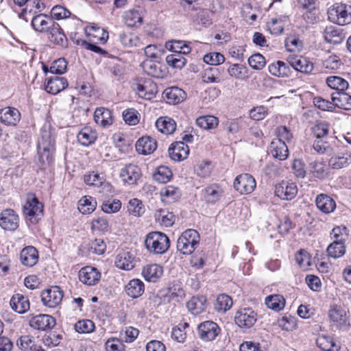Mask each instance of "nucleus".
I'll return each instance as SVG.
<instances>
[{
    "label": "nucleus",
    "instance_id": "obj_1",
    "mask_svg": "<svg viewBox=\"0 0 351 351\" xmlns=\"http://www.w3.org/2000/svg\"><path fill=\"white\" fill-rule=\"evenodd\" d=\"M145 245L149 252L154 254H162L169 250L170 240L165 233L152 232L147 234Z\"/></svg>",
    "mask_w": 351,
    "mask_h": 351
},
{
    "label": "nucleus",
    "instance_id": "obj_2",
    "mask_svg": "<svg viewBox=\"0 0 351 351\" xmlns=\"http://www.w3.org/2000/svg\"><path fill=\"white\" fill-rule=\"evenodd\" d=\"M54 139L49 130L42 129L38 141V153L43 163H50L54 152Z\"/></svg>",
    "mask_w": 351,
    "mask_h": 351
},
{
    "label": "nucleus",
    "instance_id": "obj_3",
    "mask_svg": "<svg viewBox=\"0 0 351 351\" xmlns=\"http://www.w3.org/2000/svg\"><path fill=\"white\" fill-rule=\"evenodd\" d=\"M199 235L193 229H188L182 232L177 241V249L183 254H191L198 246Z\"/></svg>",
    "mask_w": 351,
    "mask_h": 351
},
{
    "label": "nucleus",
    "instance_id": "obj_4",
    "mask_svg": "<svg viewBox=\"0 0 351 351\" xmlns=\"http://www.w3.org/2000/svg\"><path fill=\"white\" fill-rule=\"evenodd\" d=\"M328 19L339 25L351 23V6L345 3H337L328 10Z\"/></svg>",
    "mask_w": 351,
    "mask_h": 351
},
{
    "label": "nucleus",
    "instance_id": "obj_5",
    "mask_svg": "<svg viewBox=\"0 0 351 351\" xmlns=\"http://www.w3.org/2000/svg\"><path fill=\"white\" fill-rule=\"evenodd\" d=\"M330 235L333 239V242L328 245L330 252L337 256L334 249L338 247L340 251L339 256L341 255L340 253H346L345 241L348 236L347 228L345 226H337L332 230Z\"/></svg>",
    "mask_w": 351,
    "mask_h": 351
},
{
    "label": "nucleus",
    "instance_id": "obj_6",
    "mask_svg": "<svg viewBox=\"0 0 351 351\" xmlns=\"http://www.w3.org/2000/svg\"><path fill=\"white\" fill-rule=\"evenodd\" d=\"M257 321V314L251 308H242L239 309L234 316L235 324L241 328L249 329Z\"/></svg>",
    "mask_w": 351,
    "mask_h": 351
},
{
    "label": "nucleus",
    "instance_id": "obj_7",
    "mask_svg": "<svg viewBox=\"0 0 351 351\" xmlns=\"http://www.w3.org/2000/svg\"><path fill=\"white\" fill-rule=\"evenodd\" d=\"M160 60H144L141 64L143 71L153 77L164 78L167 75V68Z\"/></svg>",
    "mask_w": 351,
    "mask_h": 351
},
{
    "label": "nucleus",
    "instance_id": "obj_8",
    "mask_svg": "<svg viewBox=\"0 0 351 351\" xmlns=\"http://www.w3.org/2000/svg\"><path fill=\"white\" fill-rule=\"evenodd\" d=\"M142 173L139 167L135 164L129 163L123 167L119 176L123 183L129 185H136L141 178Z\"/></svg>",
    "mask_w": 351,
    "mask_h": 351
},
{
    "label": "nucleus",
    "instance_id": "obj_9",
    "mask_svg": "<svg viewBox=\"0 0 351 351\" xmlns=\"http://www.w3.org/2000/svg\"><path fill=\"white\" fill-rule=\"evenodd\" d=\"M43 304L49 308H54L60 304L63 298V291L58 286L51 287L42 291Z\"/></svg>",
    "mask_w": 351,
    "mask_h": 351
},
{
    "label": "nucleus",
    "instance_id": "obj_10",
    "mask_svg": "<svg viewBox=\"0 0 351 351\" xmlns=\"http://www.w3.org/2000/svg\"><path fill=\"white\" fill-rule=\"evenodd\" d=\"M328 316L333 325L341 330H346L350 325L346 310L338 305L331 306Z\"/></svg>",
    "mask_w": 351,
    "mask_h": 351
},
{
    "label": "nucleus",
    "instance_id": "obj_11",
    "mask_svg": "<svg viewBox=\"0 0 351 351\" xmlns=\"http://www.w3.org/2000/svg\"><path fill=\"white\" fill-rule=\"evenodd\" d=\"M256 183L254 177L249 173H243L234 180V187L241 194H250L254 191Z\"/></svg>",
    "mask_w": 351,
    "mask_h": 351
},
{
    "label": "nucleus",
    "instance_id": "obj_12",
    "mask_svg": "<svg viewBox=\"0 0 351 351\" xmlns=\"http://www.w3.org/2000/svg\"><path fill=\"white\" fill-rule=\"evenodd\" d=\"M19 226V217L10 208L2 210L0 213V226L5 230L14 231Z\"/></svg>",
    "mask_w": 351,
    "mask_h": 351
},
{
    "label": "nucleus",
    "instance_id": "obj_13",
    "mask_svg": "<svg viewBox=\"0 0 351 351\" xmlns=\"http://www.w3.org/2000/svg\"><path fill=\"white\" fill-rule=\"evenodd\" d=\"M198 334L201 339L205 341L214 340L220 332V328L212 321L202 322L198 326Z\"/></svg>",
    "mask_w": 351,
    "mask_h": 351
},
{
    "label": "nucleus",
    "instance_id": "obj_14",
    "mask_svg": "<svg viewBox=\"0 0 351 351\" xmlns=\"http://www.w3.org/2000/svg\"><path fill=\"white\" fill-rule=\"evenodd\" d=\"M43 206L34 195H28L25 204L23 206L24 215L30 217L32 220L34 217L43 215Z\"/></svg>",
    "mask_w": 351,
    "mask_h": 351
},
{
    "label": "nucleus",
    "instance_id": "obj_15",
    "mask_svg": "<svg viewBox=\"0 0 351 351\" xmlns=\"http://www.w3.org/2000/svg\"><path fill=\"white\" fill-rule=\"evenodd\" d=\"M298 193V187L295 183L282 181L275 188V194L283 200L290 201L295 198Z\"/></svg>",
    "mask_w": 351,
    "mask_h": 351
},
{
    "label": "nucleus",
    "instance_id": "obj_16",
    "mask_svg": "<svg viewBox=\"0 0 351 351\" xmlns=\"http://www.w3.org/2000/svg\"><path fill=\"white\" fill-rule=\"evenodd\" d=\"M78 277L80 282L83 284L93 286L99 282L101 278V274L97 268L86 266L80 270Z\"/></svg>",
    "mask_w": 351,
    "mask_h": 351
},
{
    "label": "nucleus",
    "instance_id": "obj_17",
    "mask_svg": "<svg viewBox=\"0 0 351 351\" xmlns=\"http://www.w3.org/2000/svg\"><path fill=\"white\" fill-rule=\"evenodd\" d=\"M55 325V319L52 316L46 314L36 315L29 320V326L38 330L51 329Z\"/></svg>",
    "mask_w": 351,
    "mask_h": 351
},
{
    "label": "nucleus",
    "instance_id": "obj_18",
    "mask_svg": "<svg viewBox=\"0 0 351 351\" xmlns=\"http://www.w3.org/2000/svg\"><path fill=\"white\" fill-rule=\"evenodd\" d=\"M168 152L172 160L175 161H182L188 157L189 147L185 143L178 141L171 144Z\"/></svg>",
    "mask_w": 351,
    "mask_h": 351
},
{
    "label": "nucleus",
    "instance_id": "obj_19",
    "mask_svg": "<svg viewBox=\"0 0 351 351\" xmlns=\"http://www.w3.org/2000/svg\"><path fill=\"white\" fill-rule=\"evenodd\" d=\"M21 120L20 112L14 107H5L0 110V121L7 125H16Z\"/></svg>",
    "mask_w": 351,
    "mask_h": 351
},
{
    "label": "nucleus",
    "instance_id": "obj_20",
    "mask_svg": "<svg viewBox=\"0 0 351 351\" xmlns=\"http://www.w3.org/2000/svg\"><path fill=\"white\" fill-rule=\"evenodd\" d=\"M31 23L35 31L47 33L53 27L55 21L53 19L47 17V15L40 14L34 16Z\"/></svg>",
    "mask_w": 351,
    "mask_h": 351
},
{
    "label": "nucleus",
    "instance_id": "obj_21",
    "mask_svg": "<svg viewBox=\"0 0 351 351\" xmlns=\"http://www.w3.org/2000/svg\"><path fill=\"white\" fill-rule=\"evenodd\" d=\"M47 33L48 34V39L51 43L61 47L67 45V38L58 23L55 22L53 27Z\"/></svg>",
    "mask_w": 351,
    "mask_h": 351
},
{
    "label": "nucleus",
    "instance_id": "obj_22",
    "mask_svg": "<svg viewBox=\"0 0 351 351\" xmlns=\"http://www.w3.org/2000/svg\"><path fill=\"white\" fill-rule=\"evenodd\" d=\"M324 37L327 43L338 45L341 43L346 38L343 30L337 27L330 25L325 28Z\"/></svg>",
    "mask_w": 351,
    "mask_h": 351
},
{
    "label": "nucleus",
    "instance_id": "obj_23",
    "mask_svg": "<svg viewBox=\"0 0 351 351\" xmlns=\"http://www.w3.org/2000/svg\"><path fill=\"white\" fill-rule=\"evenodd\" d=\"M68 86V82L63 77H51L47 79L45 90L52 95H56Z\"/></svg>",
    "mask_w": 351,
    "mask_h": 351
},
{
    "label": "nucleus",
    "instance_id": "obj_24",
    "mask_svg": "<svg viewBox=\"0 0 351 351\" xmlns=\"http://www.w3.org/2000/svg\"><path fill=\"white\" fill-rule=\"evenodd\" d=\"M316 343L323 351H339L341 349L340 343L328 335H319Z\"/></svg>",
    "mask_w": 351,
    "mask_h": 351
},
{
    "label": "nucleus",
    "instance_id": "obj_25",
    "mask_svg": "<svg viewBox=\"0 0 351 351\" xmlns=\"http://www.w3.org/2000/svg\"><path fill=\"white\" fill-rule=\"evenodd\" d=\"M156 141L150 136H143L136 143V149L141 154L147 155L156 150Z\"/></svg>",
    "mask_w": 351,
    "mask_h": 351
},
{
    "label": "nucleus",
    "instance_id": "obj_26",
    "mask_svg": "<svg viewBox=\"0 0 351 351\" xmlns=\"http://www.w3.org/2000/svg\"><path fill=\"white\" fill-rule=\"evenodd\" d=\"M206 302V298L204 295L193 296L186 303V307L191 314L197 315L205 311L207 306Z\"/></svg>",
    "mask_w": 351,
    "mask_h": 351
},
{
    "label": "nucleus",
    "instance_id": "obj_27",
    "mask_svg": "<svg viewBox=\"0 0 351 351\" xmlns=\"http://www.w3.org/2000/svg\"><path fill=\"white\" fill-rule=\"evenodd\" d=\"M315 204L317 208L326 214L333 212L336 208L335 200L329 195L324 193H321L317 196Z\"/></svg>",
    "mask_w": 351,
    "mask_h": 351
},
{
    "label": "nucleus",
    "instance_id": "obj_28",
    "mask_svg": "<svg viewBox=\"0 0 351 351\" xmlns=\"http://www.w3.org/2000/svg\"><path fill=\"white\" fill-rule=\"evenodd\" d=\"M351 163V152L346 150L335 156H332L328 164L334 169H340L348 167Z\"/></svg>",
    "mask_w": 351,
    "mask_h": 351
},
{
    "label": "nucleus",
    "instance_id": "obj_29",
    "mask_svg": "<svg viewBox=\"0 0 351 351\" xmlns=\"http://www.w3.org/2000/svg\"><path fill=\"white\" fill-rule=\"evenodd\" d=\"M163 268L157 264H151L145 266L142 270L144 278L151 282H156L162 275Z\"/></svg>",
    "mask_w": 351,
    "mask_h": 351
},
{
    "label": "nucleus",
    "instance_id": "obj_30",
    "mask_svg": "<svg viewBox=\"0 0 351 351\" xmlns=\"http://www.w3.org/2000/svg\"><path fill=\"white\" fill-rule=\"evenodd\" d=\"M168 103L178 104L184 101L186 98V93L177 86H172L166 88L164 91Z\"/></svg>",
    "mask_w": 351,
    "mask_h": 351
},
{
    "label": "nucleus",
    "instance_id": "obj_31",
    "mask_svg": "<svg viewBox=\"0 0 351 351\" xmlns=\"http://www.w3.org/2000/svg\"><path fill=\"white\" fill-rule=\"evenodd\" d=\"M12 310L19 314L25 313L29 309V302L27 298L22 294L14 295L10 302Z\"/></svg>",
    "mask_w": 351,
    "mask_h": 351
},
{
    "label": "nucleus",
    "instance_id": "obj_32",
    "mask_svg": "<svg viewBox=\"0 0 351 351\" xmlns=\"http://www.w3.org/2000/svg\"><path fill=\"white\" fill-rule=\"evenodd\" d=\"M94 120L101 127L109 126L113 122L112 112L104 107L97 108L94 112Z\"/></svg>",
    "mask_w": 351,
    "mask_h": 351
},
{
    "label": "nucleus",
    "instance_id": "obj_33",
    "mask_svg": "<svg viewBox=\"0 0 351 351\" xmlns=\"http://www.w3.org/2000/svg\"><path fill=\"white\" fill-rule=\"evenodd\" d=\"M289 63L294 69L304 73H311L314 68L313 62L302 56L290 58Z\"/></svg>",
    "mask_w": 351,
    "mask_h": 351
},
{
    "label": "nucleus",
    "instance_id": "obj_34",
    "mask_svg": "<svg viewBox=\"0 0 351 351\" xmlns=\"http://www.w3.org/2000/svg\"><path fill=\"white\" fill-rule=\"evenodd\" d=\"M156 127L164 134H171L176 129V121L169 117H160L156 121Z\"/></svg>",
    "mask_w": 351,
    "mask_h": 351
},
{
    "label": "nucleus",
    "instance_id": "obj_35",
    "mask_svg": "<svg viewBox=\"0 0 351 351\" xmlns=\"http://www.w3.org/2000/svg\"><path fill=\"white\" fill-rule=\"evenodd\" d=\"M20 258L21 263L24 265L32 267L38 262V251L35 247L28 246L22 250L20 254Z\"/></svg>",
    "mask_w": 351,
    "mask_h": 351
},
{
    "label": "nucleus",
    "instance_id": "obj_36",
    "mask_svg": "<svg viewBox=\"0 0 351 351\" xmlns=\"http://www.w3.org/2000/svg\"><path fill=\"white\" fill-rule=\"evenodd\" d=\"M145 291V285L142 280L134 278L129 281L125 286L126 294L132 298L140 297Z\"/></svg>",
    "mask_w": 351,
    "mask_h": 351
},
{
    "label": "nucleus",
    "instance_id": "obj_37",
    "mask_svg": "<svg viewBox=\"0 0 351 351\" xmlns=\"http://www.w3.org/2000/svg\"><path fill=\"white\" fill-rule=\"evenodd\" d=\"M331 98L335 106L346 110L351 109V95L345 91L334 93Z\"/></svg>",
    "mask_w": 351,
    "mask_h": 351
},
{
    "label": "nucleus",
    "instance_id": "obj_38",
    "mask_svg": "<svg viewBox=\"0 0 351 351\" xmlns=\"http://www.w3.org/2000/svg\"><path fill=\"white\" fill-rule=\"evenodd\" d=\"M134 256L129 252L119 253L115 261L116 266L123 270H130L134 267Z\"/></svg>",
    "mask_w": 351,
    "mask_h": 351
},
{
    "label": "nucleus",
    "instance_id": "obj_39",
    "mask_svg": "<svg viewBox=\"0 0 351 351\" xmlns=\"http://www.w3.org/2000/svg\"><path fill=\"white\" fill-rule=\"evenodd\" d=\"M309 172L313 177L322 180L328 176V167L324 161L315 160L309 164Z\"/></svg>",
    "mask_w": 351,
    "mask_h": 351
},
{
    "label": "nucleus",
    "instance_id": "obj_40",
    "mask_svg": "<svg viewBox=\"0 0 351 351\" xmlns=\"http://www.w3.org/2000/svg\"><path fill=\"white\" fill-rule=\"evenodd\" d=\"M222 193L223 191L219 186L213 185L206 187L202 191V197L208 203H215L221 197Z\"/></svg>",
    "mask_w": 351,
    "mask_h": 351
},
{
    "label": "nucleus",
    "instance_id": "obj_41",
    "mask_svg": "<svg viewBox=\"0 0 351 351\" xmlns=\"http://www.w3.org/2000/svg\"><path fill=\"white\" fill-rule=\"evenodd\" d=\"M326 82L330 88L337 90V92L345 91L349 86L348 82L346 80L336 75L328 77Z\"/></svg>",
    "mask_w": 351,
    "mask_h": 351
},
{
    "label": "nucleus",
    "instance_id": "obj_42",
    "mask_svg": "<svg viewBox=\"0 0 351 351\" xmlns=\"http://www.w3.org/2000/svg\"><path fill=\"white\" fill-rule=\"evenodd\" d=\"M125 23L128 27H136L141 25L143 21V17L138 10H130L123 14Z\"/></svg>",
    "mask_w": 351,
    "mask_h": 351
},
{
    "label": "nucleus",
    "instance_id": "obj_43",
    "mask_svg": "<svg viewBox=\"0 0 351 351\" xmlns=\"http://www.w3.org/2000/svg\"><path fill=\"white\" fill-rule=\"evenodd\" d=\"M97 206L96 200L90 196H84L78 203V210L82 214H89L95 210Z\"/></svg>",
    "mask_w": 351,
    "mask_h": 351
},
{
    "label": "nucleus",
    "instance_id": "obj_44",
    "mask_svg": "<svg viewBox=\"0 0 351 351\" xmlns=\"http://www.w3.org/2000/svg\"><path fill=\"white\" fill-rule=\"evenodd\" d=\"M267 306L276 311L282 310L285 306V300L281 295H271L265 298Z\"/></svg>",
    "mask_w": 351,
    "mask_h": 351
},
{
    "label": "nucleus",
    "instance_id": "obj_45",
    "mask_svg": "<svg viewBox=\"0 0 351 351\" xmlns=\"http://www.w3.org/2000/svg\"><path fill=\"white\" fill-rule=\"evenodd\" d=\"M232 306V298L226 294H220L214 304L215 309L219 313H225Z\"/></svg>",
    "mask_w": 351,
    "mask_h": 351
},
{
    "label": "nucleus",
    "instance_id": "obj_46",
    "mask_svg": "<svg viewBox=\"0 0 351 351\" xmlns=\"http://www.w3.org/2000/svg\"><path fill=\"white\" fill-rule=\"evenodd\" d=\"M172 51H174L175 53L168 55L166 57V62L169 66L173 69H181L185 66L186 60L182 53H177L176 50Z\"/></svg>",
    "mask_w": 351,
    "mask_h": 351
},
{
    "label": "nucleus",
    "instance_id": "obj_47",
    "mask_svg": "<svg viewBox=\"0 0 351 351\" xmlns=\"http://www.w3.org/2000/svg\"><path fill=\"white\" fill-rule=\"evenodd\" d=\"M268 70L272 75L277 77L287 76L290 71L289 66L280 60L269 64Z\"/></svg>",
    "mask_w": 351,
    "mask_h": 351
},
{
    "label": "nucleus",
    "instance_id": "obj_48",
    "mask_svg": "<svg viewBox=\"0 0 351 351\" xmlns=\"http://www.w3.org/2000/svg\"><path fill=\"white\" fill-rule=\"evenodd\" d=\"M16 344L23 351H32L34 349H36L37 346L35 337L29 335L20 337Z\"/></svg>",
    "mask_w": 351,
    "mask_h": 351
},
{
    "label": "nucleus",
    "instance_id": "obj_49",
    "mask_svg": "<svg viewBox=\"0 0 351 351\" xmlns=\"http://www.w3.org/2000/svg\"><path fill=\"white\" fill-rule=\"evenodd\" d=\"M229 75L237 80H246L248 77L247 69L239 64H233L228 69Z\"/></svg>",
    "mask_w": 351,
    "mask_h": 351
},
{
    "label": "nucleus",
    "instance_id": "obj_50",
    "mask_svg": "<svg viewBox=\"0 0 351 351\" xmlns=\"http://www.w3.org/2000/svg\"><path fill=\"white\" fill-rule=\"evenodd\" d=\"M136 90L138 96L145 99H152L156 93V86L154 84H150L148 87L145 84H137Z\"/></svg>",
    "mask_w": 351,
    "mask_h": 351
},
{
    "label": "nucleus",
    "instance_id": "obj_51",
    "mask_svg": "<svg viewBox=\"0 0 351 351\" xmlns=\"http://www.w3.org/2000/svg\"><path fill=\"white\" fill-rule=\"evenodd\" d=\"M274 157L281 160H285L288 156V147L284 141H273L271 143Z\"/></svg>",
    "mask_w": 351,
    "mask_h": 351
},
{
    "label": "nucleus",
    "instance_id": "obj_52",
    "mask_svg": "<svg viewBox=\"0 0 351 351\" xmlns=\"http://www.w3.org/2000/svg\"><path fill=\"white\" fill-rule=\"evenodd\" d=\"M196 123L201 128L211 130L215 128L218 125L219 121L215 116L207 115L197 118Z\"/></svg>",
    "mask_w": 351,
    "mask_h": 351
},
{
    "label": "nucleus",
    "instance_id": "obj_53",
    "mask_svg": "<svg viewBox=\"0 0 351 351\" xmlns=\"http://www.w3.org/2000/svg\"><path fill=\"white\" fill-rule=\"evenodd\" d=\"M221 71L217 67H208L204 70L202 79L206 83L220 82Z\"/></svg>",
    "mask_w": 351,
    "mask_h": 351
},
{
    "label": "nucleus",
    "instance_id": "obj_54",
    "mask_svg": "<svg viewBox=\"0 0 351 351\" xmlns=\"http://www.w3.org/2000/svg\"><path fill=\"white\" fill-rule=\"evenodd\" d=\"M171 170L166 166H160L154 173V179L159 183H167L172 177Z\"/></svg>",
    "mask_w": 351,
    "mask_h": 351
},
{
    "label": "nucleus",
    "instance_id": "obj_55",
    "mask_svg": "<svg viewBox=\"0 0 351 351\" xmlns=\"http://www.w3.org/2000/svg\"><path fill=\"white\" fill-rule=\"evenodd\" d=\"M78 142L84 146H88L94 143L96 139L95 133L90 128H85L79 132L77 134Z\"/></svg>",
    "mask_w": 351,
    "mask_h": 351
},
{
    "label": "nucleus",
    "instance_id": "obj_56",
    "mask_svg": "<svg viewBox=\"0 0 351 351\" xmlns=\"http://www.w3.org/2000/svg\"><path fill=\"white\" fill-rule=\"evenodd\" d=\"M313 149L319 154L331 155L334 151L332 147L328 142L321 139L315 141L313 144Z\"/></svg>",
    "mask_w": 351,
    "mask_h": 351
},
{
    "label": "nucleus",
    "instance_id": "obj_57",
    "mask_svg": "<svg viewBox=\"0 0 351 351\" xmlns=\"http://www.w3.org/2000/svg\"><path fill=\"white\" fill-rule=\"evenodd\" d=\"M164 52L161 45H149L144 48L145 55L151 60H159Z\"/></svg>",
    "mask_w": 351,
    "mask_h": 351
},
{
    "label": "nucleus",
    "instance_id": "obj_58",
    "mask_svg": "<svg viewBox=\"0 0 351 351\" xmlns=\"http://www.w3.org/2000/svg\"><path fill=\"white\" fill-rule=\"evenodd\" d=\"M75 330L80 334H86L93 332L95 329L94 323L90 319H82L74 325Z\"/></svg>",
    "mask_w": 351,
    "mask_h": 351
},
{
    "label": "nucleus",
    "instance_id": "obj_59",
    "mask_svg": "<svg viewBox=\"0 0 351 351\" xmlns=\"http://www.w3.org/2000/svg\"><path fill=\"white\" fill-rule=\"evenodd\" d=\"M62 339V335L56 332H51L44 335L43 342L45 346L53 348L58 346Z\"/></svg>",
    "mask_w": 351,
    "mask_h": 351
},
{
    "label": "nucleus",
    "instance_id": "obj_60",
    "mask_svg": "<svg viewBox=\"0 0 351 351\" xmlns=\"http://www.w3.org/2000/svg\"><path fill=\"white\" fill-rule=\"evenodd\" d=\"M123 118L127 124L135 125L139 122L140 114L136 110L128 108L123 112Z\"/></svg>",
    "mask_w": 351,
    "mask_h": 351
},
{
    "label": "nucleus",
    "instance_id": "obj_61",
    "mask_svg": "<svg viewBox=\"0 0 351 351\" xmlns=\"http://www.w3.org/2000/svg\"><path fill=\"white\" fill-rule=\"evenodd\" d=\"M121 207V203L119 199H108L103 202L101 209L106 213H114L118 212Z\"/></svg>",
    "mask_w": 351,
    "mask_h": 351
},
{
    "label": "nucleus",
    "instance_id": "obj_62",
    "mask_svg": "<svg viewBox=\"0 0 351 351\" xmlns=\"http://www.w3.org/2000/svg\"><path fill=\"white\" fill-rule=\"evenodd\" d=\"M296 263L300 267L307 269L311 265V256L305 250H300L295 254Z\"/></svg>",
    "mask_w": 351,
    "mask_h": 351
},
{
    "label": "nucleus",
    "instance_id": "obj_63",
    "mask_svg": "<svg viewBox=\"0 0 351 351\" xmlns=\"http://www.w3.org/2000/svg\"><path fill=\"white\" fill-rule=\"evenodd\" d=\"M285 47L289 51H299L302 49L303 43L296 36L291 35L285 40Z\"/></svg>",
    "mask_w": 351,
    "mask_h": 351
},
{
    "label": "nucleus",
    "instance_id": "obj_64",
    "mask_svg": "<svg viewBox=\"0 0 351 351\" xmlns=\"http://www.w3.org/2000/svg\"><path fill=\"white\" fill-rule=\"evenodd\" d=\"M84 182L93 186H100L105 181L104 177L101 176L99 173L93 171L88 174L84 176Z\"/></svg>",
    "mask_w": 351,
    "mask_h": 351
}]
</instances>
